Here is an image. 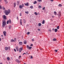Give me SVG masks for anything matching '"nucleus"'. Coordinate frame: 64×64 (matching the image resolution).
Segmentation results:
<instances>
[{"label":"nucleus","instance_id":"393cba45","mask_svg":"<svg viewBox=\"0 0 64 64\" xmlns=\"http://www.w3.org/2000/svg\"><path fill=\"white\" fill-rule=\"evenodd\" d=\"M53 40L54 41H56V38H54L53 39Z\"/></svg>","mask_w":64,"mask_h":64},{"label":"nucleus","instance_id":"f704fd0d","mask_svg":"<svg viewBox=\"0 0 64 64\" xmlns=\"http://www.w3.org/2000/svg\"><path fill=\"white\" fill-rule=\"evenodd\" d=\"M20 25H22V22H20Z\"/></svg>","mask_w":64,"mask_h":64},{"label":"nucleus","instance_id":"a211bd4d","mask_svg":"<svg viewBox=\"0 0 64 64\" xmlns=\"http://www.w3.org/2000/svg\"><path fill=\"white\" fill-rule=\"evenodd\" d=\"M7 59L8 60V61H9L10 60V58H9V57H8L7 58Z\"/></svg>","mask_w":64,"mask_h":64},{"label":"nucleus","instance_id":"f257e3e1","mask_svg":"<svg viewBox=\"0 0 64 64\" xmlns=\"http://www.w3.org/2000/svg\"><path fill=\"white\" fill-rule=\"evenodd\" d=\"M4 13L6 15H9V14L10 13V10L9 9L8 10H4Z\"/></svg>","mask_w":64,"mask_h":64},{"label":"nucleus","instance_id":"1a4fd4ad","mask_svg":"<svg viewBox=\"0 0 64 64\" xmlns=\"http://www.w3.org/2000/svg\"><path fill=\"white\" fill-rule=\"evenodd\" d=\"M3 33L4 35L5 36H6V32L5 31H4L3 32Z\"/></svg>","mask_w":64,"mask_h":64},{"label":"nucleus","instance_id":"3c124183","mask_svg":"<svg viewBox=\"0 0 64 64\" xmlns=\"http://www.w3.org/2000/svg\"><path fill=\"white\" fill-rule=\"evenodd\" d=\"M24 23H26V21L25 20H24Z\"/></svg>","mask_w":64,"mask_h":64},{"label":"nucleus","instance_id":"680f3d73","mask_svg":"<svg viewBox=\"0 0 64 64\" xmlns=\"http://www.w3.org/2000/svg\"><path fill=\"white\" fill-rule=\"evenodd\" d=\"M3 64V63H0V64Z\"/></svg>","mask_w":64,"mask_h":64},{"label":"nucleus","instance_id":"dca6fc26","mask_svg":"<svg viewBox=\"0 0 64 64\" xmlns=\"http://www.w3.org/2000/svg\"><path fill=\"white\" fill-rule=\"evenodd\" d=\"M45 23V20H43L42 21V24H44Z\"/></svg>","mask_w":64,"mask_h":64},{"label":"nucleus","instance_id":"6ab92c4d","mask_svg":"<svg viewBox=\"0 0 64 64\" xmlns=\"http://www.w3.org/2000/svg\"><path fill=\"white\" fill-rule=\"evenodd\" d=\"M38 25L39 26H41V24L40 23H39L38 24Z\"/></svg>","mask_w":64,"mask_h":64},{"label":"nucleus","instance_id":"c9c22d12","mask_svg":"<svg viewBox=\"0 0 64 64\" xmlns=\"http://www.w3.org/2000/svg\"><path fill=\"white\" fill-rule=\"evenodd\" d=\"M14 50L15 52H16V49L14 48Z\"/></svg>","mask_w":64,"mask_h":64},{"label":"nucleus","instance_id":"49530a36","mask_svg":"<svg viewBox=\"0 0 64 64\" xmlns=\"http://www.w3.org/2000/svg\"><path fill=\"white\" fill-rule=\"evenodd\" d=\"M32 41H34V39H32Z\"/></svg>","mask_w":64,"mask_h":64},{"label":"nucleus","instance_id":"338daca9","mask_svg":"<svg viewBox=\"0 0 64 64\" xmlns=\"http://www.w3.org/2000/svg\"><path fill=\"white\" fill-rule=\"evenodd\" d=\"M50 31H51V30H50Z\"/></svg>","mask_w":64,"mask_h":64},{"label":"nucleus","instance_id":"473e14b6","mask_svg":"<svg viewBox=\"0 0 64 64\" xmlns=\"http://www.w3.org/2000/svg\"><path fill=\"white\" fill-rule=\"evenodd\" d=\"M57 28L58 29H59V26H58L57 27Z\"/></svg>","mask_w":64,"mask_h":64},{"label":"nucleus","instance_id":"4be33fe9","mask_svg":"<svg viewBox=\"0 0 64 64\" xmlns=\"http://www.w3.org/2000/svg\"><path fill=\"white\" fill-rule=\"evenodd\" d=\"M25 12L26 13V14H28L29 13V12L28 11H27V12Z\"/></svg>","mask_w":64,"mask_h":64},{"label":"nucleus","instance_id":"a19ab883","mask_svg":"<svg viewBox=\"0 0 64 64\" xmlns=\"http://www.w3.org/2000/svg\"><path fill=\"white\" fill-rule=\"evenodd\" d=\"M8 48L9 49V50H10V47L9 46L8 47Z\"/></svg>","mask_w":64,"mask_h":64},{"label":"nucleus","instance_id":"b1692460","mask_svg":"<svg viewBox=\"0 0 64 64\" xmlns=\"http://www.w3.org/2000/svg\"><path fill=\"white\" fill-rule=\"evenodd\" d=\"M27 35H29L30 34V32H28L26 33Z\"/></svg>","mask_w":64,"mask_h":64},{"label":"nucleus","instance_id":"de8ad7c7","mask_svg":"<svg viewBox=\"0 0 64 64\" xmlns=\"http://www.w3.org/2000/svg\"><path fill=\"white\" fill-rule=\"evenodd\" d=\"M14 40H16V38H14Z\"/></svg>","mask_w":64,"mask_h":64},{"label":"nucleus","instance_id":"58836bf2","mask_svg":"<svg viewBox=\"0 0 64 64\" xmlns=\"http://www.w3.org/2000/svg\"><path fill=\"white\" fill-rule=\"evenodd\" d=\"M55 51L56 52H57V51H58V50H55Z\"/></svg>","mask_w":64,"mask_h":64},{"label":"nucleus","instance_id":"0e129e2a","mask_svg":"<svg viewBox=\"0 0 64 64\" xmlns=\"http://www.w3.org/2000/svg\"><path fill=\"white\" fill-rule=\"evenodd\" d=\"M40 50H41V49H40Z\"/></svg>","mask_w":64,"mask_h":64},{"label":"nucleus","instance_id":"39448f33","mask_svg":"<svg viewBox=\"0 0 64 64\" xmlns=\"http://www.w3.org/2000/svg\"><path fill=\"white\" fill-rule=\"evenodd\" d=\"M3 17L4 20H6V16L5 15L3 16Z\"/></svg>","mask_w":64,"mask_h":64},{"label":"nucleus","instance_id":"f03ea898","mask_svg":"<svg viewBox=\"0 0 64 64\" xmlns=\"http://www.w3.org/2000/svg\"><path fill=\"white\" fill-rule=\"evenodd\" d=\"M6 25V21H5V20H4L2 22V27H4Z\"/></svg>","mask_w":64,"mask_h":64},{"label":"nucleus","instance_id":"13d9d810","mask_svg":"<svg viewBox=\"0 0 64 64\" xmlns=\"http://www.w3.org/2000/svg\"><path fill=\"white\" fill-rule=\"evenodd\" d=\"M38 31H40V30L39 29H38Z\"/></svg>","mask_w":64,"mask_h":64},{"label":"nucleus","instance_id":"2f4dec72","mask_svg":"<svg viewBox=\"0 0 64 64\" xmlns=\"http://www.w3.org/2000/svg\"><path fill=\"white\" fill-rule=\"evenodd\" d=\"M33 8V6H30V8H31V9H32Z\"/></svg>","mask_w":64,"mask_h":64},{"label":"nucleus","instance_id":"8fccbe9b","mask_svg":"<svg viewBox=\"0 0 64 64\" xmlns=\"http://www.w3.org/2000/svg\"><path fill=\"white\" fill-rule=\"evenodd\" d=\"M26 54V53H24V54H23V55H24V54Z\"/></svg>","mask_w":64,"mask_h":64},{"label":"nucleus","instance_id":"6e6d98bb","mask_svg":"<svg viewBox=\"0 0 64 64\" xmlns=\"http://www.w3.org/2000/svg\"><path fill=\"white\" fill-rule=\"evenodd\" d=\"M19 58H21V56H19Z\"/></svg>","mask_w":64,"mask_h":64},{"label":"nucleus","instance_id":"7c9ffc66","mask_svg":"<svg viewBox=\"0 0 64 64\" xmlns=\"http://www.w3.org/2000/svg\"><path fill=\"white\" fill-rule=\"evenodd\" d=\"M19 2H17V5H19Z\"/></svg>","mask_w":64,"mask_h":64},{"label":"nucleus","instance_id":"72a5a7b5","mask_svg":"<svg viewBox=\"0 0 64 64\" xmlns=\"http://www.w3.org/2000/svg\"><path fill=\"white\" fill-rule=\"evenodd\" d=\"M41 8V6H38V8Z\"/></svg>","mask_w":64,"mask_h":64},{"label":"nucleus","instance_id":"864d4df0","mask_svg":"<svg viewBox=\"0 0 64 64\" xmlns=\"http://www.w3.org/2000/svg\"><path fill=\"white\" fill-rule=\"evenodd\" d=\"M20 22H21V21H22V19H20Z\"/></svg>","mask_w":64,"mask_h":64},{"label":"nucleus","instance_id":"5fc2aeb1","mask_svg":"<svg viewBox=\"0 0 64 64\" xmlns=\"http://www.w3.org/2000/svg\"><path fill=\"white\" fill-rule=\"evenodd\" d=\"M1 41V38H0V41Z\"/></svg>","mask_w":64,"mask_h":64},{"label":"nucleus","instance_id":"c03bdc74","mask_svg":"<svg viewBox=\"0 0 64 64\" xmlns=\"http://www.w3.org/2000/svg\"><path fill=\"white\" fill-rule=\"evenodd\" d=\"M33 46V44H31L30 45V46Z\"/></svg>","mask_w":64,"mask_h":64},{"label":"nucleus","instance_id":"412c9836","mask_svg":"<svg viewBox=\"0 0 64 64\" xmlns=\"http://www.w3.org/2000/svg\"><path fill=\"white\" fill-rule=\"evenodd\" d=\"M58 6L59 7H61V6H62V4H59L58 5Z\"/></svg>","mask_w":64,"mask_h":64},{"label":"nucleus","instance_id":"6e6552de","mask_svg":"<svg viewBox=\"0 0 64 64\" xmlns=\"http://www.w3.org/2000/svg\"><path fill=\"white\" fill-rule=\"evenodd\" d=\"M4 49L6 51V50H8V48L6 46L5 47Z\"/></svg>","mask_w":64,"mask_h":64},{"label":"nucleus","instance_id":"603ef678","mask_svg":"<svg viewBox=\"0 0 64 64\" xmlns=\"http://www.w3.org/2000/svg\"><path fill=\"white\" fill-rule=\"evenodd\" d=\"M52 18H54V16H52Z\"/></svg>","mask_w":64,"mask_h":64},{"label":"nucleus","instance_id":"c85d7f7f","mask_svg":"<svg viewBox=\"0 0 64 64\" xmlns=\"http://www.w3.org/2000/svg\"><path fill=\"white\" fill-rule=\"evenodd\" d=\"M37 1L38 2H42V0H38Z\"/></svg>","mask_w":64,"mask_h":64},{"label":"nucleus","instance_id":"5701e85b","mask_svg":"<svg viewBox=\"0 0 64 64\" xmlns=\"http://www.w3.org/2000/svg\"><path fill=\"white\" fill-rule=\"evenodd\" d=\"M54 14L55 15H56L57 14H56V12L55 11L54 12Z\"/></svg>","mask_w":64,"mask_h":64},{"label":"nucleus","instance_id":"37998d69","mask_svg":"<svg viewBox=\"0 0 64 64\" xmlns=\"http://www.w3.org/2000/svg\"><path fill=\"white\" fill-rule=\"evenodd\" d=\"M0 8L2 9V6H0Z\"/></svg>","mask_w":64,"mask_h":64},{"label":"nucleus","instance_id":"bb28decb","mask_svg":"<svg viewBox=\"0 0 64 64\" xmlns=\"http://www.w3.org/2000/svg\"><path fill=\"white\" fill-rule=\"evenodd\" d=\"M9 29H11V26H9Z\"/></svg>","mask_w":64,"mask_h":64},{"label":"nucleus","instance_id":"e2e57ef3","mask_svg":"<svg viewBox=\"0 0 64 64\" xmlns=\"http://www.w3.org/2000/svg\"><path fill=\"white\" fill-rule=\"evenodd\" d=\"M54 30V28L52 29V30Z\"/></svg>","mask_w":64,"mask_h":64},{"label":"nucleus","instance_id":"9b49d317","mask_svg":"<svg viewBox=\"0 0 64 64\" xmlns=\"http://www.w3.org/2000/svg\"><path fill=\"white\" fill-rule=\"evenodd\" d=\"M16 62H18V63H20V61H19L18 60H16Z\"/></svg>","mask_w":64,"mask_h":64},{"label":"nucleus","instance_id":"69168bd1","mask_svg":"<svg viewBox=\"0 0 64 64\" xmlns=\"http://www.w3.org/2000/svg\"><path fill=\"white\" fill-rule=\"evenodd\" d=\"M0 58H1V57L0 56Z\"/></svg>","mask_w":64,"mask_h":64},{"label":"nucleus","instance_id":"4d7b16f0","mask_svg":"<svg viewBox=\"0 0 64 64\" xmlns=\"http://www.w3.org/2000/svg\"><path fill=\"white\" fill-rule=\"evenodd\" d=\"M1 36L2 37H3V35H1Z\"/></svg>","mask_w":64,"mask_h":64},{"label":"nucleus","instance_id":"09e8293b","mask_svg":"<svg viewBox=\"0 0 64 64\" xmlns=\"http://www.w3.org/2000/svg\"><path fill=\"white\" fill-rule=\"evenodd\" d=\"M52 2H53V0H50Z\"/></svg>","mask_w":64,"mask_h":64},{"label":"nucleus","instance_id":"f3484780","mask_svg":"<svg viewBox=\"0 0 64 64\" xmlns=\"http://www.w3.org/2000/svg\"><path fill=\"white\" fill-rule=\"evenodd\" d=\"M27 44V41H26V40H24V44Z\"/></svg>","mask_w":64,"mask_h":64},{"label":"nucleus","instance_id":"2eb2a0df","mask_svg":"<svg viewBox=\"0 0 64 64\" xmlns=\"http://www.w3.org/2000/svg\"><path fill=\"white\" fill-rule=\"evenodd\" d=\"M57 31H58V30H57V28H56L54 29V31L55 32H57Z\"/></svg>","mask_w":64,"mask_h":64},{"label":"nucleus","instance_id":"052dcab7","mask_svg":"<svg viewBox=\"0 0 64 64\" xmlns=\"http://www.w3.org/2000/svg\"><path fill=\"white\" fill-rule=\"evenodd\" d=\"M17 19H18V17H17Z\"/></svg>","mask_w":64,"mask_h":64},{"label":"nucleus","instance_id":"e433bc0d","mask_svg":"<svg viewBox=\"0 0 64 64\" xmlns=\"http://www.w3.org/2000/svg\"><path fill=\"white\" fill-rule=\"evenodd\" d=\"M23 7H24V4H22V6Z\"/></svg>","mask_w":64,"mask_h":64},{"label":"nucleus","instance_id":"4c0bfd02","mask_svg":"<svg viewBox=\"0 0 64 64\" xmlns=\"http://www.w3.org/2000/svg\"><path fill=\"white\" fill-rule=\"evenodd\" d=\"M2 8L3 10H5V8L4 7H3Z\"/></svg>","mask_w":64,"mask_h":64},{"label":"nucleus","instance_id":"20e7f679","mask_svg":"<svg viewBox=\"0 0 64 64\" xmlns=\"http://www.w3.org/2000/svg\"><path fill=\"white\" fill-rule=\"evenodd\" d=\"M11 20H8V21H7L6 22V23L7 24H8V23H11Z\"/></svg>","mask_w":64,"mask_h":64},{"label":"nucleus","instance_id":"7ed1b4c3","mask_svg":"<svg viewBox=\"0 0 64 64\" xmlns=\"http://www.w3.org/2000/svg\"><path fill=\"white\" fill-rule=\"evenodd\" d=\"M26 48H27V49H29V50H30V49H31L32 48V47L29 46L28 45L27 46Z\"/></svg>","mask_w":64,"mask_h":64},{"label":"nucleus","instance_id":"a18cd8bd","mask_svg":"<svg viewBox=\"0 0 64 64\" xmlns=\"http://www.w3.org/2000/svg\"><path fill=\"white\" fill-rule=\"evenodd\" d=\"M20 16H22V15L21 14V13L20 14Z\"/></svg>","mask_w":64,"mask_h":64},{"label":"nucleus","instance_id":"ea45409f","mask_svg":"<svg viewBox=\"0 0 64 64\" xmlns=\"http://www.w3.org/2000/svg\"><path fill=\"white\" fill-rule=\"evenodd\" d=\"M33 56H31V58H30L31 59H32V58H33Z\"/></svg>","mask_w":64,"mask_h":64},{"label":"nucleus","instance_id":"0eeeda50","mask_svg":"<svg viewBox=\"0 0 64 64\" xmlns=\"http://www.w3.org/2000/svg\"><path fill=\"white\" fill-rule=\"evenodd\" d=\"M19 52H21L22 50H23V48H19Z\"/></svg>","mask_w":64,"mask_h":64},{"label":"nucleus","instance_id":"aec40b11","mask_svg":"<svg viewBox=\"0 0 64 64\" xmlns=\"http://www.w3.org/2000/svg\"><path fill=\"white\" fill-rule=\"evenodd\" d=\"M23 6H21V5H20V8H23Z\"/></svg>","mask_w":64,"mask_h":64},{"label":"nucleus","instance_id":"c756f323","mask_svg":"<svg viewBox=\"0 0 64 64\" xmlns=\"http://www.w3.org/2000/svg\"><path fill=\"white\" fill-rule=\"evenodd\" d=\"M14 6L15 7L16 6V3H15L14 4Z\"/></svg>","mask_w":64,"mask_h":64},{"label":"nucleus","instance_id":"423d86ee","mask_svg":"<svg viewBox=\"0 0 64 64\" xmlns=\"http://www.w3.org/2000/svg\"><path fill=\"white\" fill-rule=\"evenodd\" d=\"M24 4L25 6H29V3L28 2H27V3H25Z\"/></svg>","mask_w":64,"mask_h":64},{"label":"nucleus","instance_id":"4468645a","mask_svg":"<svg viewBox=\"0 0 64 64\" xmlns=\"http://www.w3.org/2000/svg\"><path fill=\"white\" fill-rule=\"evenodd\" d=\"M4 0L6 4L8 3V2L7 1V0Z\"/></svg>","mask_w":64,"mask_h":64},{"label":"nucleus","instance_id":"ddd939ff","mask_svg":"<svg viewBox=\"0 0 64 64\" xmlns=\"http://www.w3.org/2000/svg\"><path fill=\"white\" fill-rule=\"evenodd\" d=\"M10 41H11V42H15L16 41V40H13V39H12L10 40Z\"/></svg>","mask_w":64,"mask_h":64},{"label":"nucleus","instance_id":"79ce46f5","mask_svg":"<svg viewBox=\"0 0 64 64\" xmlns=\"http://www.w3.org/2000/svg\"><path fill=\"white\" fill-rule=\"evenodd\" d=\"M45 7H44L43 8H42V9L43 10H44L45 9Z\"/></svg>","mask_w":64,"mask_h":64},{"label":"nucleus","instance_id":"a878e982","mask_svg":"<svg viewBox=\"0 0 64 64\" xmlns=\"http://www.w3.org/2000/svg\"><path fill=\"white\" fill-rule=\"evenodd\" d=\"M34 14H35V15H37L38 14L36 12H35L34 13Z\"/></svg>","mask_w":64,"mask_h":64},{"label":"nucleus","instance_id":"9d476101","mask_svg":"<svg viewBox=\"0 0 64 64\" xmlns=\"http://www.w3.org/2000/svg\"><path fill=\"white\" fill-rule=\"evenodd\" d=\"M16 48L17 51H19V48L18 47L16 46Z\"/></svg>","mask_w":64,"mask_h":64},{"label":"nucleus","instance_id":"f8f14e48","mask_svg":"<svg viewBox=\"0 0 64 64\" xmlns=\"http://www.w3.org/2000/svg\"><path fill=\"white\" fill-rule=\"evenodd\" d=\"M19 44L20 45H22L23 43H22V42H19Z\"/></svg>","mask_w":64,"mask_h":64},{"label":"nucleus","instance_id":"cd10ccee","mask_svg":"<svg viewBox=\"0 0 64 64\" xmlns=\"http://www.w3.org/2000/svg\"><path fill=\"white\" fill-rule=\"evenodd\" d=\"M37 3V2L36 1H35L34 2V4H36Z\"/></svg>","mask_w":64,"mask_h":64},{"label":"nucleus","instance_id":"bf43d9fd","mask_svg":"<svg viewBox=\"0 0 64 64\" xmlns=\"http://www.w3.org/2000/svg\"><path fill=\"white\" fill-rule=\"evenodd\" d=\"M2 1V0H0V2H1Z\"/></svg>","mask_w":64,"mask_h":64}]
</instances>
